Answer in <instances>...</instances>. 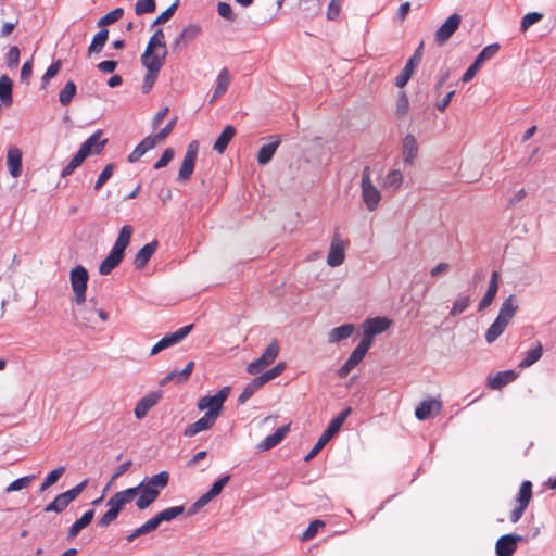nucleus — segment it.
I'll list each match as a JSON object with an SVG mask.
<instances>
[{
    "instance_id": "obj_23",
    "label": "nucleus",
    "mask_w": 556,
    "mask_h": 556,
    "mask_svg": "<svg viewBox=\"0 0 556 556\" xmlns=\"http://www.w3.org/2000/svg\"><path fill=\"white\" fill-rule=\"evenodd\" d=\"M194 369V362L193 361H190L186 364L185 368L182 370H178V369H174L172 371H169L165 377L164 379L160 382L161 386H164L168 382H174L176 384H181L184 382H186L191 372L193 371Z\"/></svg>"
},
{
    "instance_id": "obj_43",
    "label": "nucleus",
    "mask_w": 556,
    "mask_h": 556,
    "mask_svg": "<svg viewBox=\"0 0 556 556\" xmlns=\"http://www.w3.org/2000/svg\"><path fill=\"white\" fill-rule=\"evenodd\" d=\"M417 66H418L417 64H415V63H413L410 61H407L405 66H404V68L402 70V72L396 76L395 85L399 88H403L408 83V80L410 79V77L414 74L415 68Z\"/></svg>"
},
{
    "instance_id": "obj_45",
    "label": "nucleus",
    "mask_w": 556,
    "mask_h": 556,
    "mask_svg": "<svg viewBox=\"0 0 556 556\" xmlns=\"http://www.w3.org/2000/svg\"><path fill=\"white\" fill-rule=\"evenodd\" d=\"M86 157L77 151V153L72 157V160L66 164V166L62 169L61 176L67 177L74 173V170L79 167Z\"/></svg>"
},
{
    "instance_id": "obj_62",
    "label": "nucleus",
    "mask_w": 556,
    "mask_h": 556,
    "mask_svg": "<svg viewBox=\"0 0 556 556\" xmlns=\"http://www.w3.org/2000/svg\"><path fill=\"white\" fill-rule=\"evenodd\" d=\"M174 157V150L172 148L165 149L162 156L159 159V161L154 164L155 169H161L165 167Z\"/></svg>"
},
{
    "instance_id": "obj_37",
    "label": "nucleus",
    "mask_w": 556,
    "mask_h": 556,
    "mask_svg": "<svg viewBox=\"0 0 556 556\" xmlns=\"http://www.w3.org/2000/svg\"><path fill=\"white\" fill-rule=\"evenodd\" d=\"M79 308L77 311H74V315L76 319L81 320V323L87 327H92V324L94 323V311H93V304L88 305H81L78 306Z\"/></svg>"
},
{
    "instance_id": "obj_42",
    "label": "nucleus",
    "mask_w": 556,
    "mask_h": 556,
    "mask_svg": "<svg viewBox=\"0 0 556 556\" xmlns=\"http://www.w3.org/2000/svg\"><path fill=\"white\" fill-rule=\"evenodd\" d=\"M0 100L3 104H10L12 102V80L8 75L0 77Z\"/></svg>"
},
{
    "instance_id": "obj_9",
    "label": "nucleus",
    "mask_w": 556,
    "mask_h": 556,
    "mask_svg": "<svg viewBox=\"0 0 556 556\" xmlns=\"http://www.w3.org/2000/svg\"><path fill=\"white\" fill-rule=\"evenodd\" d=\"M280 351V345L277 340H271L264 353L255 361L250 363L247 371L250 375L260 374L266 367L274 363Z\"/></svg>"
},
{
    "instance_id": "obj_2",
    "label": "nucleus",
    "mask_w": 556,
    "mask_h": 556,
    "mask_svg": "<svg viewBox=\"0 0 556 556\" xmlns=\"http://www.w3.org/2000/svg\"><path fill=\"white\" fill-rule=\"evenodd\" d=\"M132 235V227L125 225L121 228L118 237L109 253V255L100 263L99 273L101 275H109L115 267H117L123 258L126 248L128 247Z\"/></svg>"
},
{
    "instance_id": "obj_63",
    "label": "nucleus",
    "mask_w": 556,
    "mask_h": 556,
    "mask_svg": "<svg viewBox=\"0 0 556 556\" xmlns=\"http://www.w3.org/2000/svg\"><path fill=\"white\" fill-rule=\"evenodd\" d=\"M20 61V49L14 46L11 47L7 54V64L10 68L16 67Z\"/></svg>"
},
{
    "instance_id": "obj_25",
    "label": "nucleus",
    "mask_w": 556,
    "mask_h": 556,
    "mask_svg": "<svg viewBox=\"0 0 556 556\" xmlns=\"http://www.w3.org/2000/svg\"><path fill=\"white\" fill-rule=\"evenodd\" d=\"M289 430V425L279 427L273 434L267 435L261 443L257 444V450L264 452L275 447L283 440Z\"/></svg>"
},
{
    "instance_id": "obj_61",
    "label": "nucleus",
    "mask_w": 556,
    "mask_h": 556,
    "mask_svg": "<svg viewBox=\"0 0 556 556\" xmlns=\"http://www.w3.org/2000/svg\"><path fill=\"white\" fill-rule=\"evenodd\" d=\"M342 0H331L327 8V18L336 20L341 11Z\"/></svg>"
},
{
    "instance_id": "obj_39",
    "label": "nucleus",
    "mask_w": 556,
    "mask_h": 556,
    "mask_svg": "<svg viewBox=\"0 0 556 556\" xmlns=\"http://www.w3.org/2000/svg\"><path fill=\"white\" fill-rule=\"evenodd\" d=\"M543 354V346L540 342H535L534 346L530 349L526 357L520 362L519 367L520 368H527L536 363Z\"/></svg>"
},
{
    "instance_id": "obj_52",
    "label": "nucleus",
    "mask_w": 556,
    "mask_h": 556,
    "mask_svg": "<svg viewBox=\"0 0 556 556\" xmlns=\"http://www.w3.org/2000/svg\"><path fill=\"white\" fill-rule=\"evenodd\" d=\"M154 11H155V1L154 0H138L135 4V12L137 15L152 13Z\"/></svg>"
},
{
    "instance_id": "obj_55",
    "label": "nucleus",
    "mask_w": 556,
    "mask_h": 556,
    "mask_svg": "<svg viewBox=\"0 0 556 556\" xmlns=\"http://www.w3.org/2000/svg\"><path fill=\"white\" fill-rule=\"evenodd\" d=\"M34 476H27L14 480L7 486V492H15L28 488Z\"/></svg>"
},
{
    "instance_id": "obj_3",
    "label": "nucleus",
    "mask_w": 556,
    "mask_h": 556,
    "mask_svg": "<svg viewBox=\"0 0 556 556\" xmlns=\"http://www.w3.org/2000/svg\"><path fill=\"white\" fill-rule=\"evenodd\" d=\"M518 309L516 295H509L502 304L498 315L485 332L488 343L494 342L506 329Z\"/></svg>"
},
{
    "instance_id": "obj_51",
    "label": "nucleus",
    "mask_w": 556,
    "mask_h": 556,
    "mask_svg": "<svg viewBox=\"0 0 556 556\" xmlns=\"http://www.w3.org/2000/svg\"><path fill=\"white\" fill-rule=\"evenodd\" d=\"M500 50V46L497 43H492L484 47L481 52L477 55L476 60L478 63H483L486 60L492 59Z\"/></svg>"
},
{
    "instance_id": "obj_17",
    "label": "nucleus",
    "mask_w": 556,
    "mask_h": 556,
    "mask_svg": "<svg viewBox=\"0 0 556 556\" xmlns=\"http://www.w3.org/2000/svg\"><path fill=\"white\" fill-rule=\"evenodd\" d=\"M523 538L519 534H505L498 538L495 544V552L498 556H513L517 549L518 543Z\"/></svg>"
},
{
    "instance_id": "obj_20",
    "label": "nucleus",
    "mask_w": 556,
    "mask_h": 556,
    "mask_svg": "<svg viewBox=\"0 0 556 556\" xmlns=\"http://www.w3.org/2000/svg\"><path fill=\"white\" fill-rule=\"evenodd\" d=\"M442 408V403L435 399H429L420 403L415 409V416L419 420H426L432 414H439Z\"/></svg>"
},
{
    "instance_id": "obj_31",
    "label": "nucleus",
    "mask_w": 556,
    "mask_h": 556,
    "mask_svg": "<svg viewBox=\"0 0 556 556\" xmlns=\"http://www.w3.org/2000/svg\"><path fill=\"white\" fill-rule=\"evenodd\" d=\"M403 184V174L400 169L390 170L382 179L381 187L395 192Z\"/></svg>"
},
{
    "instance_id": "obj_60",
    "label": "nucleus",
    "mask_w": 556,
    "mask_h": 556,
    "mask_svg": "<svg viewBox=\"0 0 556 556\" xmlns=\"http://www.w3.org/2000/svg\"><path fill=\"white\" fill-rule=\"evenodd\" d=\"M230 480V476L229 475H226V476H223L222 478H219L218 480H216L213 485L211 486V489L208 490V492L214 496L216 497L217 495H219L224 489V486L229 482Z\"/></svg>"
},
{
    "instance_id": "obj_10",
    "label": "nucleus",
    "mask_w": 556,
    "mask_h": 556,
    "mask_svg": "<svg viewBox=\"0 0 556 556\" xmlns=\"http://www.w3.org/2000/svg\"><path fill=\"white\" fill-rule=\"evenodd\" d=\"M392 325V320L387 317H375L367 318L362 327H363V338L362 341H367L371 346L374 337L387 331Z\"/></svg>"
},
{
    "instance_id": "obj_15",
    "label": "nucleus",
    "mask_w": 556,
    "mask_h": 556,
    "mask_svg": "<svg viewBox=\"0 0 556 556\" xmlns=\"http://www.w3.org/2000/svg\"><path fill=\"white\" fill-rule=\"evenodd\" d=\"M193 329V324L187 325L185 327L179 328L177 331L168 333L164 336L160 341H157L151 349V355H155L167 349L181 340H184Z\"/></svg>"
},
{
    "instance_id": "obj_53",
    "label": "nucleus",
    "mask_w": 556,
    "mask_h": 556,
    "mask_svg": "<svg viewBox=\"0 0 556 556\" xmlns=\"http://www.w3.org/2000/svg\"><path fill=\"white\" fill-rule=\"evenodd\" d=\"M324 527H325V522L321 520L312 521L308 525L307 529L303 532L302 540H304V541L312 540L317 534L319 529H323Z\"/></svg>"
},
{
    "instance_id": "obj_35",
    "label": "nucleus",
    "mask_w": 556,
    "mask_h": 556,
    "mask_svg": "<svg viewBox=\"0 0 556 556\" xmlns=\"http://www.w3.org/2000/svg\"><path fill=\"white\" fill-rule=\"evenodd\" d=\"M184 511V506H173L157 513L155 516L152 517V519L157 528L163 521H172L173 519L181 515Z\"/></svg>"
},
{
    "instance_id": "obj_56",
    "label": "nucleus",
    "mask_w": 556,
    "mask_h": 556,
    "mask_svg": "<svg viewBox=\"0 0 556 556\" xmlns=\"http://www.w3.org/2000/svg\"><path fill=\"white\" fill-rule=\"evenodd\" d=\"M114 164H108L103 170L101 172V174L99 175L96 184H94V189L96 190H99L113 175L114 173Z\"/></svg>"
},
{
    "instance_id": "obj_4",
    "label": "nucleus",
    "mask_w": 556,
    "mask_h": 556,
    "mask_svg": "<svg viewBox=\"0 0 556 556\" xmlns=\"http://www.w3.org/2000/svg\"><path fill=\"white\" fill-rule=\"evenodd\" d=\"M178 117L173 116L166 124L164 128H162L159 132L153 136L146 137L128 155V162L135 163L137 162L146 152L153 149L156 144L163 142L169 134L173 131L176 126Z\"/></svg>"
},
{
    "instance_id": "obj_58",
    "label": "nucleus",
    "mask_w": 556,
    "mask_h": 556,
    "mask_svg": "<svg viewBox=\"0 0 556 556\" xmlns=\"http://www.w3.org/2000/svg\"><path fill=\"white\" fill-rule=\"evenodd\" d=\"M351 409L348 408L343 412H341L337 417H334L328 425V428H330L333 432H339V430L341 429L343 422L345 421V419L348 418L349 414H350Z\"/></svg>"
},
{
    "instance_id": "obj_28",
    "label": "nucleus",
    "mask_w": 556,
    "mask_h": 556,
    "mask_svg": "<svg viewBox=\"0 0 556 556\" xmlns=\"http://www.w3.org/2000/svg\"><path fill=\"white\" fill-rule=\"evenodd\" d=\"M418 143L413 135H406L403 139L402 157L405 164H413L418 154Z\"/></svg>"
},
{
    "instance_id": "obj_26",
    "label": "nucleus",
    "mask_w": 556,
    "mask_h": 556,
    "mask_svg": "<svg viewBox=\"0 0 556 556\" xmlns=\"http://www.w3.org/2000/svg\"><path fill=\"white\" fill-rule=\"evenodd\" d=\"M497 290H498V273L493 271L491 279L489 281L488 290H486L485 294L483 295V298L479 302V305H478L479 311H484L492 304L493 300L496 296Z\"/></svg>"
},
{
    "instance_id": "obj_11",
    "label": "nucleus",
    "mask_w": 556,
    "mask_h": 556,
    "mask_svg": "<svg viewBox=\"0 0 556 556\" xmlns=\"http://www.w3.org/2000/svg\"><path fill=\"white\" fill-rule=\"evenodd\" d=\"M167 49L146 47L141 63L147 71L160 72L165 63Z\"/></svg>"
},
{
    "instance_id": "obj_13",
    "label": "nucleus",
    "mask_w": 556,
    "mask_h": 556,
    "mask_svg": "<svg viewBox=\"0 0 556 556\" xmlns=\"http://www.w3.org/2000/svg\"><path fill=\"white\" fill-rule=\"evenodd\" d=\"M462 23V16L458 13L451 14L445 22L437 29L434 34L435 42L439 46H443L459 28Z\"/></svg>"
},
{
    "instance_id": "obj_8",
    "label": "nucleus",
    "mask_w": 556,
    "mask_h": 556,
    "mask_svg": "<svg viewBox=\"0 0 556 556\" xmlns=\"http://www.w3.org/2000/svg\"><path fill=\"white\" fill-rule=\"evenodd\" d=\"M229 393H230V388L224 387L214 395L203 396L198 402V408L200 410L207 409V412H206L207 414H212V416L218 418V416L220 415V412L223 409V405H224L225 401L227 400Z\"/></svg>"
},
{
    "instance_id": "obj_32",
    "label": "nucleus",
    "mask_w": 556,
    "mask_h": 556,
    "mask_svg": "<svg viewBox=\"0 0 556 556\" xmlns=\"http://www.w3.org/2000/svg\"><path fill=\"white\" fill-rule=\"evenodd\" d=\"M355 331V326L353 324H344L342 326L336 327L328 332V342L336 343L341 340L350 338Z\"/></svg>"
},
{
    "instance_id": "obj_38",
    "label": "nucleus",
    "mask_w": 556,
    "mask_h": 556,
    "mask_svg": "<svg viewBox=\"0 0 556 556\" xmlns=\"http://www.w3.org/2000/svg\"><path fill=\"white\" fill-rule=\"evenodd\" d=\"M334 434L336 432H333L330 428L327 427V429L319 437L318 441L315 443L311 452L304 457V460L308 462L313 459Z\"/></svg>"
},
{
    "instance_id": "obj_40",
    "label": "nucleus",
    "mask_w": 556,
    "mask_h": 556,
    "mask_svg": "<svg viewBox=\"0 0 556 556\" xmlns=\"http://www.w3.org/2000/svg\"><path fill=\"white\" fill-rule=\"evenodd\" d=\"M264 384H265V382L263 381L261 376L254 378L251 382H249L245 386V388L243 389V391L241 392V394L238 397V402L241 404L245 403Z\"/></svg>"
},
{
    "instance_id": "obj_6",
    "label": "nucleus",
    "mask_w": 556,
    "mask_h": 556,
    "mask_svg": "<svg viewBox=\"0 0 556 556\" xmlns=\"http://www.w3.org/2000/svg\"><path fill=\"white\" fill-rule=\"evenodd\" d=\"M361 189L366 208L370 212L375 211L381 201V192L371 180V170L369 166H365L362 172Z\"/></svg>"
},
{
    "instance_id": "obj_1",
    "label": "nucleus",
    "mask_w": 556,
    "mask_h": 556,
    "mask_svg": "<svg viewBox=\"0 0 556 556\" xmlns=\"http://www.w3.org/2000/svg\"><path fill=\"white\" fill-rule=\"evenodd\" d=\"M169 481V473L161 471L148 479L141 481L137 486L115 493L108 502L109 510L99 519L100 527H109L118 516L121 510L138 495L136 506L139 510L148 508L160 495L161 490L165 489Z\"/></svg>"
},
{
    "instance_id": "obj_49",
    "label": "nucleus",
    "mask_w": 556,
    "mask_h": 556,
    "mask_svg": "<svg viewBox=\"0 0 556 556\" xmlns=\"http://www.w3.org/2000/svg\"><path fill=\"white\" fill-rule=\"evenodd\" d=\"M76 93V85L73 81H67L63 89L60 91L59 100L62 104H67L72 101Z\"/></svg>"
},
{
    "instance_id": "obj_54",
    "label": "nucleus",
    "mask_w": 556,
    "mask_h": 556,
    "mask_svg": "<svg viewBox=\"0 0 556 556\" xmlns=\"http://www.w3.org/2000/svg\"><path fill=\"white\" fill-rule=\"evenodd\" d=\"M285 369H286V364L283 362H280L277 365H275L273 368H270L269 370L262 374L261 378L263 379V381L265 383H267L268 381H270V380L277 378L279 375H281Z\"/></svg>"
},
{
    "instance_id": "obj_48",
    "label": "nucleus",
    "mask_w": 556,
    "mask_h": 556,
    "mask_svg": "<svg viewBox=\"0 0 556 556\" xmlns=\"http://www.w3.org/2000/svg\"><path fill=\"white\" fill-rule=\"evenodd\" d=\"M470 305L469 295H459L453 303L450 314L456 316L462 314Z\"/></svg>"
},
{
    "instance_id": "obj_44",
    "label": "nucleus",
    "mask_w": 556,
    "mask_h": 556,
    "mask_svg": "<svg viewBox=\"0 0 556 556\" xmlns=\"http://www.w3.org/2000/svg\"><path fill=\"white\" fill-rule=\"evenodd\" d=\"M156 529V526L152 518L146 521L143 525L135 529L131 533L126 536L128 543L134 542L138 536L150 533Z\"/></svg>"
},
{
    "instance_id": "obj_16",
    "label": "nucleus",
    "mask_w": 556,
    "mask_h": 556,
    "mask_svg": "<svg viewBox=\"0 0 556 556\" xmlns=\"http://www.w3.org/2000/svg\"><path fill=\"white\" fill-rule=\"evenodd\" d=\"M370 349L367 341H362L353 350L348 361L339 369L338 374L341 378H345L365 357L366 353Z\"/></svg>"
},
{
    "instance_id": "obj_50",
    "label": "nucleus",
    "mask_w": 556,
    "mask_h": 556,
    "mask_svg": "<svg viewBox=\"0 0 556 556\" xmlns=\"http://www.w3.org/2000/svg\"><path fill=\"white\" fill-rule=\"evenodd\" d=\"M542 18H543L542 13H538V12L527 13L521 20L520 30L522 33L527 31L532 25L540 22Z\"/></svg>"
},
{
    "instance_id": "obj_64",
    "label": "nucleus",
    "mask_w": 556,
    "mask_h": 556,
    "mask_svg": "<svg viewBox=\"0 0 556 556\" xmlns=\"http://www.w3.org/2000/svg\"><path fill=\"white\" fill-rule=\"evenodd\" d=\"M157 75H159V72L147 71V74L144 75V78H143V85H142L143 92H148L151 90V88L153 87V85L156 81Z\"/></svg>"
},
{
    "instance_id": "obj_47",
    "label": "nucleus",
    "mask_w": 556,
    "mask_h": 556,
    "mask_svg": "<svg viewBox=\"0 0 556 556\" xmlns=\"http://www.w3.org/2000/svg\"><path fill=\"white\" fill-rule=\"evenodd\" d=\"M65 467L59 466L55 469H53L43 480L40 490L45 491L49 489L51 485H53L64 473Z\"/></svg>"
},
{
    "instance_id": "obj_33",
    "label": "nucleus",
    "mask_w": 556,
    "mask_h": 556,
    "mask_svg": "<svg viewBox=\"0 0 556 556\" xmlns=\"http://www.w3.org/2000/svg\"><path fill=\"white\" fill-rule=\"evenodd\" d=\"M280 144V139L278 137H275V140L271 142L264 144L261 147L257 153V162L261 165H265L270 162L274 154L276 153L278 147Z\"/></svg>"
},
{
    "instance_id": "obj_46",
    "label": "nucleus",
    "mask_w": 556,
    "mask_h": 556,
    "mask_svg": "<svg viewBox=\"0 0 556 556\" xmlns=\"http://www.w3.org/2000/svg\"><path fill=\"white\" fill-rule=\"evenodd\" d=\"M123 15H124V9L116 8L114 10H112L111 12L106 13L104 16H102L98 21V26L102 27V26L113 24V23L117 22L119 18H122Z\"/></svg>"
},
{
    "instance_id": "obj_24",
    "label": "nucleus",
    "mask_w": 556,
    "mask_h": 556,
    "mask_svg": "<svg viewBox=\"0 0 556 556\" xmlns=\"http://www.w3.org/2000/svg\"><path fill=\"white\" fill-rule=\"evenodd\" d=\"M160 399L161 395L156 392H151L144 395L142 399H140L134 409L136 418L142 419L143 417H146L148 412L157 404Z\"/></svg>"
},
{
    "instance_id": "obj_7",
    "label": "nucleus",
    "mask_w": 556,
    "mask_h": 556,
    "mask_svg": "<svg viewBox=\"0 0 556 556\" xmlns=\"http://www.w3.org/2000/svg\"><path fill=\"white\" fill-rule=\"evenodd\" d=\"M87 484L88 480L85 479L71 490L59 494L51 503H49L45 507L43 510L46 513H62L73 501H75L78 497V495L85 490Z\"/></svg>"
},
{
    "instance_id": "obj_14",
    "label": "nucleus",
    "mask_w": 556,
    "mask_h": 556,
    "mask_svg": "<svg viewBox=\"0 0 556 556\" xmlns=\"http://www.w3.org/2000/svg\"><path fill=\"white\" fill-rule=\"evenodd\" d=\"M532 498V483L530 481H523L520 484L519 492L517 495V507L510 514V521L516 523L522 517L526 508L528 507Z\"/></svg>"
},
{
    "instance_id": "obj_22",
    "label": "nucleus",
    "mask_w": 556,
    "mask_h": 556,
    "mask_svg": "<svg viewBox=\"0 0 556 556\" xmlns=\"http://www.w3.org/2000/svg\"><path fill=\"white\" fill-rule=\"evenodd\" d=\"M216 419L217 418L212 416V414L205 413L199 420L186 427L184 435L190 438L198 434L201 431L208 430L214 426Z\"/></svg>"
},
{
    "instance_id": "obj_57",
    "label": "nucleus",
    "mask_w": 556,
    "mask_h": 556,
    "mask_svg": "<svg viewBox=\"0 0 556 556\" xmlns=\"http://www.w3.org/2000/svg\"><path fill=\"white\" fill-rule=\"evenodd\" d=\"M147 47L166 49L165 37L162 29L159 28L155 30V33L149 39Z\"/></svg>"
},
{
    "instance_id": "obj_27",
    "label": "nucleus",
    "mask_w": 556,
    "mask_h": 556,
    "mask_svg": "<svg viewBox=\"0 0 556 556\" xmlns=\"http://www.w3.org/2000/svg\"><path fill=\"white\" fill-rule=\"evenodd\" d=\"M157 245H159L157 241L154 240L150 243L144 244L137 252L135 260H134V265L137 269H142L148 264V262L150 261L152 255L155 253Z\"/></svg>"
},
{
    "instance_id": "obj_36",
    "label": "nucleus",
    "mask_w": 556,
    "mask_h": 556,
    "mask_svg": "<svg viewBox=\"0 0 556 556\" xmlns=\"http://www.w3.org/2000/svg\"><path fill=\"white\" fill-rule=\"evenodd\" d=\"M230 75L226 68H223L216 80V87L212 96L211 102L217 101L222 94H224L229 86Z\"/></svg>"
},
{
    "instance_id": "obj_19",
    "label": "nucleus",
    "mask_w": 556,
    "mask_h": 556,
    "mask_svg": "<svg viewBox=\"0 0 556 556\" xmlns=\"http://www.w3.org/2000/svg\"><path fill=\"white\" fill-rule=\"evenodd\" d=\"M344 243L339 235H334L327 256V264L331 267H336L341 265L344 262Z\"/></svg>"
},
{
    "instance_id": "obj_59",
    "label": "nucleus",
    "mask_w": 556,
    "mask_h": 556,
    "mask_svg": "<svg viewBox=\"0 0 556 556\" xmlns=\"http://www.w3.org/2000/svg\"><path fill=\"white\" fill-rule=\"evenodd\" d=\"M177 7L178 2L176 1L154 20L152 26L166 23L174 15Z\"/></svg>"
},
{
    "instance_id": "obj_21",
    "label": "nucleus",
    "mask_w": 556,
    "mask_h": 556,
    "mask_svg": "<svg viewBox=\"0 0 556 556\" xmlns=\"http://www.w3.org/2000/svg\"><path fill=\"white\" fill-rule=\"evenodd\" d=\"M7 166L10 175L17 178L22 174V151L17 147H10L7 153Z\"/></svg>"
},
{
    "instance_id": "obj_12",
    "label": "nucleus",
    "mask_w": 556,
    "mask_h": 556,
    "mask_svg": "<svg viewBox=\"0 0 556 556\" xmlns=\"http://www.w3.org/2000/svg\"><path fill=\"white\" fill-rule=\"evenodd\" d=\"M198 150H199L198 141L193 140L188 144L181 166L178 172V180L186 181V180L190 179V177L194 170Z\"/></svg>"
},
{
    "instance_id": "obj_34",
    "label": "nucleus",
    "mask_w": 556,
    "mask_h": 556,
    "mask_svg": "<svg viewBox=\"0 0 556 556\" xmlns=\"http://www.w3.org/2000/svg\"><path fill=\"white\" fill-rule=\"evenodd\" d=\"M517 375L513 370L500 371L494 377L489 378L488 386L493 390H498L505 384L514 381Z\"/></svg>"
},
{
    "instance_id": "obj_18",
    "label": "nucleus",
    "mask_w": 556,
    "mask_h": 556,
    "mask_svg": "<svg viewBox=\"0 0 556 556\" xmlns=\"http://www.w3.org/2000/svg\"><path fill=\"white\" fill-rule=\"evenodd\" d=\"M102 130L93 132L79 148V152L87 159L89 155H98L103 150L108 139H101Z\"/></svg>"
},
{
    "instance_id": "obj_41",
    "label": "nucleus",
    "mask_w": 556,
    "mask_h": 556,
    "mask_svg": "<svg viewBox=\"0 0 556 556\" xmlns=\"http://www.w3.org/2000/svg\"><path fill=\"white\" fill-rule=\"evenodd\" d=\"M108 38H109L108 29H101L100 31H98L93 36V39L88 48L89 54L99 53L102 50V48L104 47V45L106 43Z\"/></svg>"
},
{
    "instance_id": "obj_29",
    "label": "nucleus",
    "mask_w": 556,
    "mask_h": 556,
    "mask_svg": "<svg viewBox=\"0 0 556 556\" xmlns=\"http://www.w3.org/2000/svg\"><path fill=\"white\" fill-rule=\"evenodd\" d=\"M236 135V128L231 125H228L224 128V130L222 131V134L218 136V138L216 139L214 146H213V149L218 153V154H223L229 142L232 140V138L235 137Z\"/></svg>"
},
{
    "instance_id": "obj_5",
    "label": "nucleus",
    "mask_w": 556,
    "mask_h": 556,
    "mask_svg": "<svg viewBox=\"0 0 556 556\" xmlns=\"http://www.w3.org/2000/svg\"><path fill=\"white\" fill-rule=\"evenodd\" d=\"M89 280L88 270L83 265H76L70 271L71 287L74 293L73 302L77 306L85 305L86 292Z\"/></svg>"
},
{
    "instance_id": "obj_30",
    "label": "nucleus",
    "mask_w": 556,
    "mask_h": 556,
    "mask_svg": "<svg viewBox=\"0 0 556 556\" xmlns=\"http://www.w3.org/2000/svg\"><path fill=\"white\" fill-rule=\"evenodd\" d=\"M93 516H94L93 509H89V510L85 511L84 515L72 525V527L70 528V530L67 532V538L70 540H73L74 538H76L83 529H85L86 527H88L90 525V522L93 519Z\"/></svg>"
}]
</instances>
